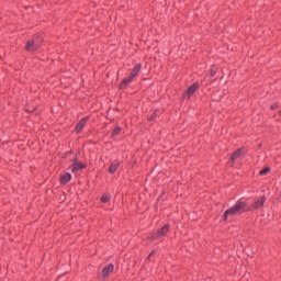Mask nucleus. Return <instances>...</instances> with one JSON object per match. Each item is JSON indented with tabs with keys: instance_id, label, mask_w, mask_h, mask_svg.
I'll return each instance as SVG.
<instances>
[{
	"instance_id": "f257e3e1",
	"label": "nucleus",
	"mask_w": 281,
	"mask_h": 281,
	"mask_svg": "<svg viewBox=\"0 0 281 281\" xmlns=\"http://www.w3.org/2000/svg\"><path fill=\"white\" fill-rule=\"evenodd\" d=\"M245 212H251V209H249L247 202L239 200L234 206L225 211L224 221H227L228 216H236V214H243Z\"/></svg>"
},
{
	"instance_id": "f03ea898",
	"label": "nucleus",
	"mask_w": 281,
	"mask_h": 281,
	"mask_svg": "<svg viewBox=\"0 0 281 281\" xmlns=\"http://www.w3.org/2000/svg\"><path fill=\"white\" fill-rule=\"evenodd\" d=\"M140 69H142V64H137L131 71L130 77L122 80V82L120 85V89H126V87H128V85H131V82H133V80H135V78L139 74Z\"/></svg>"
},
{
	"instance_id": "7ed1b4c3",
	"label": "nucleus",
	"mask_w": 281,
	"mask_h": 281,
	"mask_svg": "<svg viewBox=\"0 0 281 281\" xmlns=\"http://www.w3.org/2000/svg\"><path fill=\"white\" fill-rule=\"evenodd\" d=\"M41 47V41L40 40H30L26 43L25 49L27 52H36Z\"/></svg>"
},
{
	"instance_id": "20e7f679",
	"label": "nucleus",
	"mask_w": 281,
	"mask_h": 281,
	"mask_svg": "<svg viewBox=\"0 0 281 281\" xmlns=\"http://www.w3.org/2000/svg\"><path fill=\"white\" fill-rule=\"evenodd\" d=\"M265 201H267V198L261 196L259 199H257L249 207V210H260V207H262V205H265Z\"/></svg>"
},
{
	"instance_id": "39448f33",
	"label": "nucleus",
	"mask_w": 281,
	"mask_h": 281,
	"mask_svg": "<svg viewBox=\"0 0 281 281\" xmlns=\"http://www.w3.org/2000/svg\"><path fill=\"white\" fill-rule=\"evenodd\" d=\"M199 90V83H193L191 87L188 88L186 95L188 98H192V95H194V93H196V91Z\"/></svg>"
},
{
	"instance_id": "423d86ee",
	"label": "nucleus",
	"mask_w": 281,
	"mask_h": 281,
	"mask_svg": "<svg viewBox=\"0 0 281 281\" xmlns=\"http://www.w3.org/2000/svg\"><path fill=\"white\" fill-rule=\"evenodd\" d=\"M113 269H114L113 263H110L108 267H105V268L102 270V277H103V278H109V276H110L111 273H113Z\"/></svg>"
},
{
	"instance_id": "0eeeda50",
	"label": "nucleus",
	"mask_w": 281,
	"mask_h": 281,
	"mask_svg": "<svg viewBox=\"0 0 281 281\" xmlns=\"http://www.w3.org/2000/svg\"><path fill=\"white\" fill-rule=\"evenodd\" d=\"M119 168H120V161L114 160V161L111 164L110 168H109L110 175H115V172H117V169H119Z\"/></svg>"
},
{
	"instance_id": "6e6552de",
	"label": "nucleus",
	"mask_w": 281,
	"mask_h": 281,
	"mask_svg": "<svg viewBox=\"0 0 281 281\" xmlns=\"http://www.w3.org/2000/svg\"><path fill=\"white\" fill-rule=\"evenodd\" d=\"M246 150L245 149H238L236 150L232 157H231V161H236V159H239L243 155H245Z\"/></svg>"
},
{
	"instance_id": "1a4fd4ad",
	"label": "nucleus",
	"mask_w": 281,
	"mask_h": 281,
	"mask_svg": "<svg viewBox=\"0 0 281 281\" xmlns=\"http://www.w3.org/2000/svg\"><path fill=\"white\" fill-rule=\"evenodd\" d=\"M168 229H170V225L166 224L156 235V238H161V236H166L168 234Z\"/></svg>"
},
{
	"instance_id": "9d476101",
	"label": "nucleus",
	"mask_w": 281,
	"mask_h": 281,
	"mask_svg": "<svg viewBox=\"0 0 281 281\" xmlns=\"http://www.w3.org/2000/svg\"><path fill=\"white\" fill-rule=\"evenodd\" d=\"M87 125V119H82L76 126V133H80Z\"/></svg>"
},
{
	"instance_id": "9b49d317",
	"label": "nucleus",
	"mask_w": 281,
	"mask_h": 281,
	"mask_svg": "<svg viewBox=\"0 0 281 281\" xmlns=\"http://www.w3.org/2000/svg\"><path fill=\"white\" fill-rule=\"evenodd\" d=\"M71 181V173H64L60 177V183H69Z\"/></svg>"
},
{
	"instance_id": "f8f14e48",
	"label": "nucleus",
	"mask_w": 281,
	"mask_h": 281,
	"mask_svg": "<svg viewBox=\"0 0 281 281\" xmlns=\"http://www.w3.org/2000/svg\"><path fill=\"white\" fill-rule=\"evenodd\" d=\"M82 168H85V166L80 162H75L72 166V172H77L78 170H82Z\"/></svg>"
},
{
	"instance_id": "ddd939ff",
	"label": "nucleus",
	"mask_w": 281,
	"mask_h": 281,
	"mask_svg": "<svg viewBox=\"0 0 281 281\" xmlns=\"http://www.w3.org/2000/svg\"><path fill=\"white\" fill-rule=\"evenodd\" d=\"M109 201H111V195H109V193L103 194L101 198V202L109 203Z\"/></svg>"
},
{
	"instance_id": "4468645a",
	"label": "nucleus",
	"mask_w": 281,
	"mask_h": 281,
	"mask_svg": "<svg viewBox=\"0 0 281 281\" xmlns=\"http://www.w3.org/2000/svg\"><path fill=\"white\" fill-rule=\"evenodd\" d=\"M270 171H271V169L268 168V167H266L265 169H262V170L259 172V175H261V176L269 175Z\"/></svg>"
},
{
	"instance_id": "2eb2a0df",
	"label": "nucleus",
	"mask_w": 281,
	"mask_h": 281,
	"mask_svg": "<svg viewBox=\"0 0 281 281\" xmlns=\"http://www.w3.org/2000/svg\"><path fill=\"white\" fill-rule=\"evenodd\" d=\"M120 131H122L120 127H115L113 131V136L120 135Z\"/></svg>"
},
{
	"instance_id": "dca6fc26",
	"label": "nucleus",
	"mask_w": 281,
	"mask_h": 281,
	"mask_svg": "<svg viewBox=\"0 0 281 281\" xmlns=\"http://www.w3.org/2000/svg\"><path fill=\"white\" fill-rule=\"evenodd\" d=\"M278 105H272L271 109H277Z\"/></svg>"
},
{
	"instance_id": "f3484780",
	"label": "nucleus",
	"mask_w": 281,
	"mask_h": 281,
	"mask_svg": "<svg viewBox=\"0 0 281 281\" xmlns=\"http://www.w3.org/2000/svg\"><path fill=\"white\" fill-rule=\"evenodd\" d=\"M216 72L212 71V76H214Z\"/></svg>"
},
{
	"instance_id": "a211bd4d",
	"label": "nucleus",
	"mask_w": 281,
	"mask_h": 281,
	"mask_svg": "<svg viewBox=\"0 0 281 281\" xmlns=\"http://www.w3.org/2000/svg\"><path fill=\"white\" fill-rule=\"evenodd\" d=\"M153 254H155V251H151V254L149 256H153Z\"/></svg>"
},
{
	"instance_id": "6ab92c4d",
	"label": "nucleus",
	"mask_w": 281,
	"mask_h": 281,
	"mask_svg": "<svg viewBox=\"0 0 281 281\" xmlns=\"http://www.w3.org/2000/svg\"><path fill=\"white\" fill-rule=\"evenodd\" d=\"M280 115H281V110H280Z\"/></svg>"
}]
</instances>
